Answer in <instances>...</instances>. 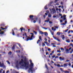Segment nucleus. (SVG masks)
Wrapping results in <instances>:
<instances>
[{"label": "nucleus", "mask_w": 73, "mask_h": 73, "mask_svg": "<svg viewBox=\"0 0 73 73\" xmlns=\"http://www.w3.org/2000/svg\"><path fill=\"white\" fill-rule=\"evenodd\" d=\"M40 42V40H38V41L37 42V44H38V42Z\"/></svg>", "instance_id": "32"}, {"label": "nucleus", "mask_w": 73, "mask_h": 73, "mask_svg": "<svg viewBox=\"0 0 73 73\" xmlns=\"http://www.w3.org/2000/svg\"><path fill=\"white\" fill-rule=\"evenodd\" d=\"M42 28L43 29H45V30H46V28H45V27H42Z\"/></svg>", "instance_id": "55"}, {"label": "nucleus", "mask_w": 73, "mask_h": 73, "mask_svg": "<svg viewBox=\"0 0 73 73\" xmlns=\"http://www.w3.org/2000/svg\"><path fill=\"white\" fill-rule=\"evenodd\" d=\"M47 54H48V55H49V54L48 53V52H46V55H47Z\"/></svg>", "instance_id": "43"}, {"label": "nucleus", "mask_w": 73, "mask_h": 73, "mask_svg": "<svg viewBox=\"0 0 73 73\" xmlns=\"http://www.w3.org/2000/svg\"><path fill=\"white\" fill-rule=\"evenodd\" d=\"M13 31V33H12V35H13V36H15V33H14V31H13V30H12Z\"/></svg>", "instance_id": "24"}, {"label": "nucleus", "mask_w": 73, "mask_h": 73, "mask_svg": "<svg viewBox=\"0 0 73 73\" xmlns=\"http://www.w3.org/2000/svg\"><path fill=\"white\" fill-rule=\"evenodd\" d=\"M57 53H61V51L60 50H57Z\"/></svg>", "instance_id": "30"}, {"label": "nucleus", "mask_w": 73, "mask_h": 73, "mask_svg": "<svg viewBox=\"0 0 73 73\" xmlns=\"http://www.w3.org/2000/svg\"><path fill=\"white\" fill-rule=\"evenodd\" d=\"M60 4H61V5H63V2H61L60 3Z\"/></svg>", "instance_id": "59"}, {"label": "nucleus", "mask_w": 73, "mask_h": 73, "mask_svg": "<svg viewBox=\"0 0 73 73\" xmlns=\"http://www.w3.org/2000/svg\"><path fill=\"white\" fill-rule=\"evenodd\" d=\"M26 37V38H27V40H25L26 41H29V40H30V38L29 37H28L27 36V35H26V36H25Z\"/></svg>", "instance_id": "4"}, {"label": "nucleus", "mask_w": 73, "mask_h": 73, "mask_svg": "<svg viewBox=\"0 0 73 73\" xmlns=\"http://www.w3.org/2000/svg\"><path fill=\"white\" fill-rule=\"evenodd\" d=\"M12 50H14L15 49V46H13V47H12Z\"/></svg>", "instance_id": "29"}, {"label": "nucleus", "mask_w": 73, "mask_h": 73, "mask_svg": "<svg viewBox=\"0 0 73 73\" xmlns=\"http://www.w3.org/2000/svg\"><path fill=\"white\" fill-rule=\"evenodd\" d=\"M70 33V30L68 32V33L69 34Z\"/></svg>", "instance_id": "51"}, {"label": "nucleus", "mask_w": 73, "mask_h": 73, "mask_svg": "<svg viewBox=\"0 0 73 73\" xmlns=\"http://www.w3.org/2000/svg\"><path fill=\"white\" fill-rule=\"evenodd\" d=\"M60 70H61L62 72H64V70H63V69H62V68H60Z\"/></svg>", "instance_id": "23"}, {"label": "nucleus", "mask_w": 73, "mask_h": 73, "mask_svg": "<svg viewBox=\"0 0 73 73\" xmlns=\"http://www.w3.org/2000/svg\"><path fill=\"white\" fill-rule=\"evenodd\" d=\"M58 58V56H57L55 57V58Z\"/></svg>", "instance_id": "46"}, {"label": "nucleus", "mask_w": 73, "mask_h": 73, "mask_svg": "<svg viewBox=\"0 0 73 73\" xmlns=\"http://www.w3.org/2000/svg\"><path fill=\"white\" fill-rule=\"evenodd\" d=\"M48 17H52V15L50 13H49L48 14Z\"/></svg>", "instance_id": "16"}, {"label": "nucleus", "mask_w": 73, "mask_h": 73, "mask_svg": "<svg viewBox=\"0 0 73 73\" xmlns=\"http://www.w3.org/2000/svg\"><path fill=\"white\" fill-rule=\"evenodd\" d=\"M60 34H61V33H60V32H57V33L56 35H58V36H60Z\"/></svg>", "instance_id": "19"}, {"label": "nucleus", "mask_w": 73, "mask_h": 73, "mask_svg": "<svg viewBox=\"0 0 73 73\" xmlns=\"http://www.w3.org/2000/svg\"><path fill=\"white\" fill-rule=\"evenodd\" d=\"M68 66V64L66 63H65L64 64V67H66Z\"/></svg>", "instance_id": "17"}, {"label": "nucleus", "mask_w": 73, "mask_h": 73, "mask_svg": "<svg viewBox=\"0 0 73 73\" xmlns=\"http://www.w3.org/2000/svg\"><path fill=\"white\" fill-rule=\"evenodd\" d=\"M62 39L63 40H64V38H65V36H64V35H62Z\"/></svg>", "instance_id": "20"}, {"label": "nucleus", "mask_w": 73, "mask_h": 73, "mask_svg": "<svg viewBox=\"0 0 73 73\" xmlns=\"http://www.w3.org/2000/svg\"><path fill=\"white\" fill-rule=\"evenodd\" d=\"M39 38L40 40H41V36H39Z\"/></svg>", "instance_id": "36"}, {"label": "nucleus", "mask_w": 73, "mask_h": 73, "mask_svg": "<svg viewBox=\"0 0 73 73\" xmlns=\"http://www.w3.org/2000/svg\"><path fill=\"white\" fill-rule=\"evenodd\" d=\"M31 35H32L31 36V38H30V40H32L33 39L32 38V37H33V35H34L33 33H31Z\"/></svg>", "instance_id": "6"}, {"label": "nucleus", "mask_w": 73, "mask_h": 73, "mask_svg": "<svg viewBox=\"0 0 73 73\" xmlns=\"http://www.w3.org/2000/svg\"><path fill=\"white\" fill-rule=\"evenodd\" d=\"M33 32H34V33H35V35H37V32H36L35 31H34Z\"/></svg>", "instance_id": "35"}, {"label": "nucleus", "mask_w": 73, "mask_h": 73, "mask_svg": "<svg viewBox=\"0 0 73 73\" xmlns=\"http://www.w3.org/2000/svg\"><path fill=\"white\" fill-rule=\"evenodd\" d=\"M55 57V55H53L52 56V58H54Z\"/></svg>", "instance_id": "44"}, {"label": "nucleus", "mask_w": 73, "mask_h": 73, "mask_svg": "<svg viewBox=\"0 0 73 73\" xmlns=\"http://www.w3.org/2000/svg\"><path fill=\"white\" fill-rule=\"evenodd\" d=\"M33 22L34 23H35L36 22V21L35 20H34Z\"/></svg>", "instance_id": "61"}, {"label": "nucleus", "mask_w": 73, "mask_h": 73, "mask_svg": "<svg viewBox=\"0 0 73 73\" xmlns=\"http://www.w3.org/2000/svg\"><path fill=\"white\" fill-rule=\"evenodd\" d=\"M48 51H50V50H51V49H50V48H49L48 49Z\"/></svg>", "instance_id": "40"}, {"label": "nucleus", "mask_w": 73, "mask_h": 73, "mask_svg": "<svg viewBox=\"0 0 73 73\" xmlns=\"http://www.w3.org/2000/svg\"><path fill=\"white\" fill-rule=\"evenodd\" d=\"M7 62L8 63V64L9 65L10 64V62H9L8 60L7 61Z\"/></svg>", "instance_id": "34"}, {"label": "nucleus", "mask_w": 73, "mask_h": 73, "mask_svg": "<svg viewBox=\"0 0 73 73\" xmlns=\"http://www.w3.org/2000/svg\"><path fill=\"white\" fill-rule=\"evenodd\" d=\"M40 23H41V20H40V19H39V23L40 24Z\"/></svg>", "instance_id": "50"}, {"label": "nucleus", "mask_w": 73, "mask_h": 73, "mask_svg": "<svg viewBox=\"0 0 73 73\" xmlns=\"http://www.w3.org/2000/svg\"><path fill=\"white\" fill-rule=\"evenodd\" d=\"M57 66H58V67H59V68H61V66H60V65L59 64H58L57 65Z\"/></svg>", "instance_id": "22"}, {"label": "nucleus", "mask_w": 73, "mask_h": 73, "mask_svg": "<svg viewBox=\"0 0 73 73\" xmlns=\"http://www.w3.org/2000/svg\"><path fill=\"white\" fill-rule=\"evenodd\" d=\"M57 56H60L61 55V54L60 53H58L57 54Z\"/></svg>", "instance_id": "39"}, {"label": "nucleus", "mask_w": 73, "mask_h": 73, "mask_svg": "<svg viewBox=\"0 0 73 73\" xmlns=\"http://www.w3.org/2000/svg\"><path fill=\"white\" fill-rule=\"evenodd\" d=\"M3 69H5V66H4V65L3 66Z\"/></svg>", "instance_id": "42"}, {"label": "nucleus", "mask_w": 73, "mask_h": 73, "mask_svg": "<svg viewBox=\"0 0 73 73\" xmlns=\"http://www.w3.org/2000/svg\"><path fill=\"white\" fill-rule=\"evenodd\" d=\"M11 54L12 52H9L8 53V54H9V55H11Z\"/></svg>", "instance_id": "31"}, {"label": "nucleus", "mask_w": 73, "mask_h": 73, "mask_svg": "<svg viewBox=\"0 0 73 73\" xmlns=\"http://www.w3.org/2000/svg\"><path fill=\"white\" fill-rule=\"evenodd\" d=\"M23 35H24V36H27V34H26V33H25L24 34H23Z\"/></svg>", "instance_id": "57"}, {"label": "nucleus", "mask_w": 73, "mask_h": 73, "mask_svg": "<svg viewBox=\"0 0 73 73\" xmlns=\"http://www.w3.org/2000/svg\"><path fill=\"white\" fill-rule=\"evenodd\" d=\"M17 44L19 46V47L22 50H23V48L22 46H21V44L20 43H17Z\"/></svg>", "instance_id": "8"}, {"label": "nucleus", "mask_w": 73, "mask_h": 73, "mask_svg": "<svg viewBox=\"0 0 73 73\" xmlns=\"http://www.w3.org/2000/svg\"><path fill=\"white\" fill-rule=\"evenodd\" d=\"M68 30H69V29H66V30L64 31L65 32H67L68 31Z\"/></svg>", "instance_id": "28"}, {"label": "nucleus", "mask_w": 73, "mask_h": 73, "mask_svg": "<svg viewBox=\"0 0 73 73\" xmlns=\"http://www.w3.org/2000/svg\"><path fill=\"white\" fill-rule=\"evenodd\" d=\"M46 68L47 70H49V68H48V67L47 66V65H46Z\"/></svg>", "instance_id": "25"}, {"label": "nucleus", "mask_w": 73, "mask_h": 73, "mask_svg": "<svg viewBox=\"0 0 73 73\" xmlns=\"http://www.w3.org/2000/svg\"><path fill=\"white\" fill-rule=\"evenodd\" d=\"M64 18L63 19L64 21L66 20V18Z\"/></svg>", "instance_id": "53"}, {"label": "nucleus", "mask_w": 73, "mask_h": 73, "mask_svg": "<svg viewBox=\"0 0 73 73\" xmlns=\"http://www.w3.org/2000/svg\"><path fill=\"white\" fill-rule=\"evenodd\" d=\"M20 50L16 51L17 53H20Z\"/></svg>", "instance_id": "38"}, {"label": "nucleus", "mask_w": 73, "mask_h": 73, "mask_svg": "<svg viewBox=\"0 0 73 73\" xmlns=\"http://www.w3.org/2000/svg\"><path fill=\"white\" fill-rule=\"evenodd\" d=\"M29 64L28 62H24L23 59H21V61H19L17 60L16 63V67L18 69H19V67L22 69H25L26 70L28 69L29 68Z\"/></svg>", "instance_id": "1"}, {"label": "nucleus", "mask_w": 73, "mask_h": 73, "mask_svg": "<svg viewBox=\"0 0 73 73\" xmlns=\"http://www.w3.org/2000/svg\"><path fill=\"white\" fill-rule=\"evenodd\" d=\"M53 17V18H56V16L55 15H54Z\"/></svg>", "instance_id": "45"}, {"label": "nucleus", "mask_w": 73, "mask_h": 73, "mask_svg": "<svg viewBox=\"0 0 73 73\" xmlns=\"http://www.w3.org/2000/svg\"><path fill=\"white\" fill-rule=\"evenodd\" d=\"M51 44L52 45H55V44L54 43H51Z\"/></svg>", "instance_id": "56"}, {"label": "nucleus", "mask_w": 73, "mask_h": 73, "mask_svg": "<svg viewBox=\"0 0 73 73\" xmlns=\"http://www.w3.org/2000/svg\"><path fill=\"white\" fill-rule=\"evenodd\" d=\"M68 66H70V67L71 66V64H70V63H69V64H68Z\"/></svg>", "instance_id": "41"}, {"label": "nucleus", "mask_w": 73, "mask_h": 73, "mask_svg": "<svg viewBox=\"0 0 73 73\" xmlns=\"http://www.w3.org/2000/svg\"><path fill=\"white\" fill-rule=\"evenodd\" d=\"M4 64L3 63H0V67H3L4 66Z\"/></svg>", "instance_id": "10"}, {"label": "nucleus", "mask_w": 73, "mask_h": 73, "mask_svg": "<svg viewBox=\"0 0 73 73\" xmlns=\"http://www.w3.org/2000/svg\"><path fill=\"white\" fill-rule=\"evenodd\" d=\"M30 18L32 20H34L33 18V15H30L29 16Z\"/></svg>", "instance_id": "12"}, {"label": "nucleus", "mask_w": 73, "mask_h": 73, "mask_svg": "<svg viewBox=\"0 0 73 73\" xmlns=\"http://www.w3.org/2000/svg\"><path fill=\"white\" fill-rule=\"evenodd\" d=\"M58 1V0H55V1H54V3H57V2Z\"/></svg>", "instance_id": "37"}, {"label": "nucleus", "mask_w": 73, "mask_h": 73, "mask_svg": "<svg viewBox=\"0 0 73 73\" xmlns=\"http://www.w3.org/2000/svg\"><path fill=\"white\" fill-rule=\"evenodd\" d=\"M0 34L1 35H3L4 34V31H2L1 30H0Z\"/></svg>", "instance_id": "13"}, {"label": "nucleus", "mask_w": 73, "mask_h": 73, "mask_svg": "<svg viewBox=\"0 0 73 73\" xmlns=\"http://www.w3.org/2000/svg\"><path fill=\"white\" fill-rule=\"evenodd\" d=\"M46 45L48 46H50V44L49 43H48L47 42H46Z\"/></svg>", "instance_id": "18"}, {"label": "nucleus", "mask_w": 73, "mask_h": 73, "mask_svg": "<svg viewBox=\"0 0 73 73\" xmlns=\"http://www.w3.org/2000/svg\"><path fill=\"white\" fill-rule=\"evenodd\" d=\"M3 29H7V27H5V28H4Z\"/></svg>", "instance_id": "54"}, {"label": "nucleus", "mask_w": 73, "mask_h": 73, "mask_svg": "<svg viewBox=\"0 0 73 73\" xmlns=\"http://www.w3.org/2000/svg\"><path fill=\"white\" fill-rule=\"evenodd\" d=\"M60 23H62V21H63L62 20H60Z\"/></svg>", "instance_id": "60"}, {"label": "nucleus", "mask_w": 73, "mask_h": 73, "mask_svg": "<svg viewBox=\"0 0 73 73\" xmlns=\"http://www.w3.org/2000/svg\"><path fill=\"white\" fill-rule=\"evenodd\" d=\"M39 46H41V43L40 42H39Z\"/></svg>", "instance_id": "58"}, {"label": "nucleus", "mask_w": 73, "mask_h": 73, "mask_svg": "<svg viewBox=\"0 0 73 73\" xmlns=\"http://www.w3.org/2000/svg\"><path fill=\"white\" fill-rule=\"evenodd\" d=\"M4 28H3V27H1V29H3V30H4Z\"/></svg>", "instance_id": "62"}, {"label": "nucleus", "mask_w": 73, "mask_h": 73, "mask_svg": "<svg viewBox=\"0 0 73 73\" xmlns=\"http://www.w3.org/2000/svg\"><path fill=\"white\" fill-rule=\"evenodd\" d=\"M20 30H21V32H22V31H23V28H20Z\"/></svg>", "instance_id": "47"}, {"label": "nucleus", "mask_w": 73, "mask_h": 73, "mask_svg": "<svg viewBox=\"0 0 73 73\" xmlns=\"http://www.w3.org/2000/svg\"><path fill=\"white\" fill-rule=\"evenodd\" d=\"M61 50H63V51H64V48H60Z\"/></svg>", "instance_id": "27"}, {"label": "nucleus", "mask_w": 73, "mask_h": 73, "mask_svg": "<svg viewBox=\"0 0 73 73\" xmlns=\"http://www.w3.org/2000/svg\"><path fill=\"white\" fill-rule=\"evenodd\" d=\"M57 45H60V43H58L57 44Z\"/></svg>", "instance_id": "63"}, {"label": "nucleus", "mask_w": 73, "mask_h": 73, "mask_svg": "<svg viewBox=\"0 0 73 73\" xmlns=\"http://www.w3.org/2000/svg\"><path fill=\"white\" fill-rule=\"evenodd\" d=\"M45 46V44H44V43H42V46Z\"/></svg>", "instance_id": "26"}, {"label": "nucleus", "mask_w": 73, "mask_h": 73, "mask_svg": "<svg viewBox=\"0 0 73 73\" xmlns=\"http://www.w3.org/2000/svg\"><path fill=\"white\" fill-rule=\"evenodd\" d=\"M66 41L68 43H70V41L69 39L66 40Z\"/></svg>", "instance_id": "11"}, {"label": "nucleus", "mask_w": 73, "mask_h": 73, "mask_svg": "<svg viewBox=\"0 0 73 73\" xmlns=\"http://www.w3.org/2000/svg\"><path fill=\"white\" fill-rule=\"evenodd\" d=\"M64 73H69V71H64Z\"/></svg>", "instance_id": "21"}, {"label": "nucleus", "mask_w": 73, "mask_h": 73, "mask_svg": "<svg viewBox=\"0 0 73 73\" xmlns=\"http://www.w3.org/2000/svg\"><path fill=\"white\" fill-rule=\"evenodd\" d=\"M63 17H64V18H65V17H66V15H64Z\"/></svg>", "instance_id": "49"}, {"label": "nucleus", "mask_w": 73, "mask_h": 73, "mask_svg": "<svg viewBox=\"0 0 73 73\" xmlns=\"http://www.w3.org/2000/svg\"><path fill=\"white\" fill-rule=\"evenodd\" d=\"M73 52V49L72 50L70 51V53L71 54L72 53V52Z\"/></svg>", "instance_id": "33"}, {"label": "nucleus", "mask_w": 73, "mask_h": 73, "mask_svg": "<svg viewBox=\"0 0 73 73\" xmlns=\"http://www.w3.org/2000/svg\"><path fill=\"white\" fill-rule=\"evenodd\" d=\"M53 38L55 39V40H56L57 41H58L59 42H61V41L60 40H59L58 39V38L57 37H56L55 36H53Z\"/></svg>", "instance_id": "5"}, {"label": "nucleus", "mask_w": 73, "mask_h": 73, "mask_svg": "<svg viewBox=\"0 0 73 73\" xmlns=\"http://www.w3.org/2000/svg\"><path fill=\"white\" fill-rule=\"evenodd\" d=\"M52 13H56V10H55V9H54V8H52Z\"/></svg>", "instance_id": "9"}, {"label": "nucleus", "mask_w": 73, "mask_h": 73, "mask_svg": "<svg viewBox=\"0 0 73 73\" xmlns=\"http://www.w3.org/2000/svg\"><path fill=\"white\" fill-rule=\"evenodd\" d=\"M30 67L29 70H28V72L29 73H33L35 72V69L33 68V65L34 64L32 63V61L31 60H30Z\"/></svg>", "instance_id": "2"}, {"label": "nucleus", "mask_w": 73, "mask_h": 73, "mask_svg": "<svg viewBox=\"0 0 73 73\" xmlns=\"http://www.w3.org/2000/svg\"><path fill=\"white\" fill-rule=\"evenodd\" d=\"M66 53H69V49H66L65 50Z\"/></svg>", "instance_id": "15"}, {"label": "nucleus", "mask_w": 73, "mask_h": 73, "mask_svg": "<svg viewBox=\"0 0 73 73\" xmlns=\"http://www.w3.org/2000/svg\"><path fill=\"white\" fill-rule=\"evenodd\" d=\"M39 33L40 34H41V35H44L45 36H46V32L43 33L41 31H39Z\"/></svg>", "instance_id": "3"}, {"label": "nucleus", "mask_w": 73, "mask_h": 73, "mask_svg": "<svg viewBox=\"0 0 73 73\" xmlns=\"http://www.w3.org/2000/svg\"><path fill=\"white\" fill-rule=\"evenodd\" d=\"M70 61V60H66V62H69Z\"/></svg>", "instance_id": "52"}, {"label": "nucleus", "mask_w": 73, "mask_h": 73, "mask_svg": "<svg viewBox=\"0 0 73 73\" xmlns=\"http://www.w3.org/2000/svg\"><path fill=\"white\" fill-rule=\"evenodd\" d=\"M59 59L60 60V61H63L64 60L65 58H64V57H59Z\"/></svg>", "instance_id": "7"}, {"label": "nucleus", "mask_w": 73, "mask_h": 73, "mask_svg": "<svg viewBox=\"0 0 73 73\" xmlns=\"http://www.w3.org/2000/svg\"><path fill=\"white\" fill-rule=\"evenodd\" d=\"M54 65H55V66H57V65L56 64L54 63Z\"/></svg>", "instance_id": "64"}, {"label": "nucleus", "mask_w": 73, "mask_h": 73, "mask_svg": "<svg viewBox=\"0 0 73 73\" xmlns=\"http://www.w3.org/2000/svg\"><path fill=\"white\" fill-rule=\"evenodd\" d=\"M48 19L46 20V22L47 23H49V21H50V19L49 18H47Z\"/></svg>", "instance_id": "14"}, {"label": "nucleus", "mask_w": 73, "mask_h": 73, "mask_svg": "<svg viewBox=\"0 0 73 73\" xmlns=\"http://www.w3.org/2000/svg\"><path fill=\"white\" fill-rule=\"evenodd\" d=\"M49 23H50V24H52V22L51 21H49Z\"/></svg>", "instance_id": "48"}]
</instances>
